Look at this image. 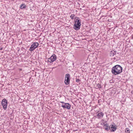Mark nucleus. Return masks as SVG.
<instances>
[{"label": "nucleus", "instance_id": "19", "mask_svg": "<svg viewBox=\"0 0 133 133\" xmlns=\"http://www.w3.org/2000/svg\"><path fill=\"white\" fill-rule=\"evenodd\" d=\"M3 48L1 47L0 48V50H1L3 49Z\"/></svg>", "mask_w": 133, "mask_h": 133}, {"label": "nucleus", "instance_id": "20", "mask_svg": "<svg viewBox=\"0 0 133 133\" xmlns=\"http://www.w3.org/2000/svg\"><path fill=\"white\" fill-rule=\"evenodd\" d=\"M113 59H114V60H115L116 59V57H114Z\"/></svg>", "mask_w": 133, "mask_h": 133}, {"label": "nucleus", "instance_id": "16", "mask_svg": "<svg viewBox=\"0 0 133 133\" xmlns=\"http://www.w3.org/2000/svg\"><path fill=\"white\" fill-rule=\"evenodd\" d=\"M76 81L77 82H79L80 81V80L79 79L76 78Z\"/></svg>", "mask_w": 133, "mask_h": 133}, {"label": "nucleus", "instance_id": "7", "mask_svg": "<svg viewBox=\"0 0 133 133\" xmlns=\"http://www.w3.org/2000/svg\"><path fill=\"white\" fill-rule=\"evenodd\" d=\"M61 107L64 109H66L69 110L70 109L71 105L69 103H65L64 104H62Z\"/></svg>", "mask_w": 133, "mask_h": 133}, {"label": "nucleus", "instance_id": "1", "mask_svg": "<svg viewBox=\"0 0 133 133\" xmlns=\"http://www.w3.org/2000/svg\"><path fill=\"white\" fill-rule=\"evenodd\" d=\"M122 68L119 65L114 66L112 69V73L115 75H118L122 72Z\"/></svg>", "mask_w": 133, "mask_h": 133}, {"label": "nucleus", "instance_id": "21", "mask_svg": "<svg viewBox=\"0 0 133 133\" xmlns=\"http://www.w3.org/2000/svg\"><path fill=\"white\" fill-rule=\"evenodd\" d=\"M131 93L133 94V90L131 91Z\"/></svg>", "mask_w": 133, "mask_h": 133}, {"label": "nucleus", "instance_id": "9", "mask_svg": "<svg viewBox=\"0 0 133 133\" xmlns=\"http://www.w3.org/2000/svg\"><path fill=\"white\" fill-rule=\"evenodd\" d=\"M104 126L105 128H104V129L105 130L108 131L109 130L108 127H109V124L108 123H103Z\"/></svg>", "mask_w": 133, "mask_h": 133}, {"label": "nucleus", "instance_id": "15", "mask_svg": "<svg viewBox=\"0 0 133 133\" xmlns=\"http://www.w3.org/2000/svg\"><path fill=\"white\" fill-rule=\"evenodd\" d=\"M97 87H98V88H101V85L99 83H98L97 84Z\"/></svg>", "mask_w": 133, "mask_h": 133}, {"label": "nucleus", "instance_id": "14", "mask_svg": "<svg viewBox=\"0 0 133 133\" xmlns=\"http://www.w3.org/2000/svg\"><path fill=\"white\" fill-rule=\"evenodd\" d=\"M75 17V15L74 14L70 16V17L72 19H73L74 17Z\"/></svg>", "mask_w": 133, "mask_h": 133}, {"label": "nucleus", "instance_id": "22", "mask_svg": "<svg viewBox=\"0 0 133 133\" xmlns=\"http://www.w3.org/2000/svg\"><path fill=\"white\" fill-rule=\"evenodd\" d=\"M0 133H1V132H0Z\"/></svg>", "mask_w": 133, "mask_h": 133}, {"label": "nucleus", "instance_id": "12", "mask_svg": "<svg viewBox=\"0 0 133 133\" xmlns=\"http://www.w3.org/2000/svg\"><path fill=\"white\" fill-rule=\"evenodd\" d=\"M26 5L24 4H22L20 6V8L21 9L25 8H26Z\"/></svg>", "mask_w": 133, "mask_h": 133}, {"label": "nucleus", "instance_id": "18", "mask_svg": "<svg viewBox=\"0 0 133 133\" xmlns=\"http://www.w3.org/2000/svg\"><path fill=\"white\" fill-rule=\"evenodd\" d=\"M60 102V103H63V104H64L65 103H64V102H62V101H61V102Z\"/></svg>", "mask_w": 133, "mask_h": 133}, {"label": "nucleus", "instance_id": "5", "mask_svg": "<svg viewBox=\"0 0 133 133\" xmlns=\"http://www.w3.org/2000/svg\"><path fill=\"white\" fill-rule=\"evenodd\" d=\"M70 75L69 74H66L65 75V83L67 85L69 84L70 82Z\"/></svg>", "mask_w": 133, "mask_h": 133}, {"label": "nucleus", "instance_id": "3", "mask_svg": "<svg viewBox=\"0 0 133 133\" xmlns=\"http://www.w3.org/2000/svg\"><path fill=\"white\" fill-rule=\"evenodd\" d=\"M39 45V43L37 42H34L31 45L29 49V50L31 52L33 51L38 47Z\"/></svg>", "mask_w": 133, "mask_h": 133}, {"label": "nucleus", "instance_id": "6", "mask_svg": "<svg viewBox=\"0 0 133 133\" xmlns=\"http://www.w3.org/2000/svg\"><path fill=\"white\" fill-rule=\"evenodd\" d=\"M57 57L55 54H53L50 58H48V61L51 63L56 60Z\"/></svg>", "mask_w": 133, "mask_h": 133}, {"label": "nucleus", "instance_id": "11", "mask_svg": "<svg viewBox=\"0 0 133 133\" xmlns=\"http://www.w3.org/2000/svg\"><path fill=\"white\" fill-rule=\"evenodd\" d=\"M116 51H111L110 52V56H113L116 54Z\"/></svg>", "mask_w": 133, "mask_h": 133}, {"label": "nucleus", "instance_id": "17", "mask_svg": "<svg viewBox=\"0 0 133 133\" xmlns=\"http://www.w3.org/2000/svg\"><path fill=\"white\" fill-rule=\"evenodd\" d=\"M111 125H109V127H108V129H109V130H111V129H110L111 128Z\"/></svg>", "mask_w": 133, "mask_h": 133}, {"label": "nucleus", "instance_id": "2", "mask_svg": "<svg viewBox=\"0 0 133 133\" xmlns=\"http://www.w3.org/2000/svg\"><path fill=\"white\" fill-rule=\"evenodd\" d=\"M81 19L78 17H76L74 25V28L76 30H79L81 27Z\"/></svg>", "mask_w": 133, "mask_h": 133}, {"label": "nucleus", "instance_id": "10", "mask_svg": "<svg viewBox=\"0 0 133 133\" xmlns=\"http://www.w3.org/2000/svg\"><path fill=\"white\" fill-rule=\"evenodd\" d=\"M111 128L113 129H111V131L112 132H114L115 131L116 129V128L114 125H113L112 124H111Z\"/></svg>", "mask_w": 133, "mask_h": 133}, {"label": "nucleus", "instance_id": "4", "mask_svg": "<svg viewBox=\"0 0 133 133\" xmlns=\"http://www.w3.org/2000/svg\"><path fill=\"white\" fill-rule=\"evenodd\" d=\"M1 104L4 110H6L7 107V101L5 99H4L2 101Z\"/></svg>", "mask_w": 133, "mask_h": 133}, {"label": "nucleus", "instance_id": "13", "mask_svg": "<svg viewBox=\"0 0 133 133\" xmlns=\"http://www.w3.org/2000/svg\"><path fill=\"white\" fill-rule=\"evenodd\" d=\"M125 132L126 133H130V131L129 129L128 128H127L125 130Z\"/></svg>", "mask_w": 133, "mask_h": 133}, {"label": "nucleus", "instance_id": "8", "mask_svg": "<svg viewBox=\"0 0 133 133\" xmlns=\"http://www.w3.org/2000/svg\"><path fill=\"white\" fill-rule=\"evenodd\" d=\"M103 113L102 112H100L98 114L97 116V118H98L99 119L103 117Z\"/></svg>", "mask_w": 133, "mask_h": 133}]
</instances>
